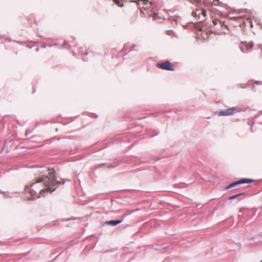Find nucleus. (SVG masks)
<instances>
[{
	"instance_id": "f257e3e1",
	"label": "nucleus",
	"mask_w": 262,
	"mask_h": 262,
	"mask_svg": "<svg viewBox=\"0 0 262 262\" xmlns=\"http://www.w3.org/2000/svg\"><path fill=\"white\" fill-rule=\"evenodd\" d=\"M39 171L42 174L40 177L36 179L35 182L32 183L29 187L27 186L26 191L31 194L32 198L35 199L41 196H44L46 192H52L61 184H64V181L61 182L57 180L53 171H50L49 169Z\"/></svg>"
},
{
	"instance_id": "f03ea898",
	"label": "nucleus",
	"mask_w": 262,
	"mask_h": 262,
	"mask_svg": "<svg viewBox=\"0 0 262 262\" xmlns=\"http://www.w3.org/2000/svg\"><path fill=\"white\" fill-rule=\"evenodd\" d=\"M137 5L139 6L140 12L144 15H151L152 12V3L148 2V0H138L137 2L135 1Z\"/></svg>"
},
{
	"instance_id": "7ed1b4c3",
	"label": "nucleus",
	"mask_w": 262,
	"mask_h": 262,
	"mask_svg": "<svg viewBox=\"0 0 262 262\" xmlns=\"http://www.w3.org/2000/svg\"><path fill=\"white\" fill-rule=\"evenodd\" d=\"M254 182V180L250 179H242L239 181L233 182L232 183L228 185L225 187V189H229L232 187H235L236 186L242 184H245V183H250Z\"/></svg>"
},
{
	"instance_id": "20e7f679",
	"label": "nucleus",
	"mask_w": 262,
	"mask_h": 262,
	"mask_svg": "<svg viewBox=\"0 0 262 262\" xmlns=\"http://www.w3.org/2000/svg\"><path fill=\"white\" fill-rule=\"evenodd\" d=\"M196 3L197 8L195 11H192V15L193 17L200 18L203 7V0H196Z\"/></svg>"
},
{
	"instance_id": "39448f33",
	"label": "nucleus",
	"mask_w": 262,
	"mask_h": 262,
	"mask_svg": "<svg viewBox=\"0 0 262 262\" xmlns=\"http://www.w3.org/2000/svg\"><path fill=\"white\" fill-rule=\"evenodd\" d=\"M238 110L236 107H231L225 110L221 111L219 114L220 116H229L233 115L235 112H238Z\"/></svg>"
},
{
	"instance_id": "423d86ee",
	"label": "nucleus",
	"mask_w": 262,
	"mask_h": 262,
	"mask_svg": "<svg viewBox=\"0 0 262 262\" xmlns=\"http://www.w3.org/2000/svg\"><path fill=\"white\" fill-rule=\"evenodd\" d=\"M157 66L160 69L165 70H174V69L171 66V63L169 61H166L162 63H158Z\"/></svg>"
},
{
	"instance_id": "0eeeda50",
	"label": "nucleus",
	"mask_w": 262,
	"mask_h": 262,
	"mask_svg": "<svg viewBox=\"0 0 262 262\" xmlns=\"http://www.w3.org/2000/svg\"><path fill=\"white\" fill-rule=\"evenodd\" d=\"M203 7L201 14L204 18H205L207 16V9H209V7L210 6V3L207 0H203Z\"/></svg>"
},
{
	"instance_id": "6e6552de",
	"label": "nucleus",
	"mask_w": 262,
	"mask_h": 262,
	"mask_svg": "<svg viewBox=\"0 0 262 262\" xmlns=\"http://www.w3.org/2000/svg\"><path fill=\"white\" fill-rule=\"evenodd\" d=\"M123 218H122L121 220H112V221H107L105 223V224L106 225H111L112 226H115L117 225L122 223L123 222Z\"/></svg>"
},
{
	"instance_id": "1a4fd4ad",
	"label": "nucleus",
	"mask_w": 262,
	"mask_h": 262,
	"mask_svg": "<svg viewBox=\"0 0 262 262\" xmlns=\"http://www.w3.org/2000/svg\"><path fill=\"white\" fill-rule=\"evenodd\" d=\"M243 194H244V193H238L237 194L231 195L229 197L228 199L230 200H232L233 199H235L237 198L238 197H239V196L243 195Z\"/></svg>"
},
{
	"instance_id": "9d476101",
	"label": "nucleus",
	"mask_w": 262,
	"mask_h": 262,
	"mask_svg": "<svg viewBox=\"0 0 262 262\" xmlns=\"http://www.w3.org/2000/svg\"><path fill=\"white\" fill-rule=\"evenodd\" d=\"M244 46L247 50H249L252 48L253 43L252 42H250L248 43H246V45H244Z\"/></svg>"
},
{
	"instance_id": "9b49d317",
	"label": "nucleus",
	"mask_w": 262,
	"mask_h": 262,
	"mask_svg": "<svg viewBox=\"0 0 262 262\" xmlns=\"http://www.w3.org/2000/svg\"><path fill=\"white\" fill-rule=\"evenodd\" d=\"M113 1L119 7H122L123 4L120 0H113Z\"/></svg>"
},
{
	"instance_id": "f8f14e48",
	"label": "nucleus",
	"mask_w": 262,
	"mask_h": 262,
	"mask_svg": "<svg viewBox=\"0 0 262 262\" xmlns=\"http://www.w3.org/2000/svg\"><path fill=\"white\" fill-rule=\"evenodd\" d=\"M171 19L173 20V21H174L175 22L177 23V21L178 20V18L177 17H172Z\"/></svg>"
},
{
	"instance_id": "ddd939ff",
	"label": "nucleus",
	"mask_w": 262,
	"mask_h": 262,
	"mask_svg": "<svg viewBox=\"0 0 262 262\" xmlns=\"http://www.w3.org/2000/svg\"><path fill=\"white\" fill-rule=\"evenodd\" d=\"M240 48H241V50L242 52H243V53L245 52L244 48L243 46H241Z\"/></svg>"
},
{
	"instance_id": "4468645a",
	"label": "nucleus",
	"mask_w": 262,
	"mask_h": 262,
	"mask_svg": "<svg viewBox=\"0 0 262 262\" xmlns=\"http://www.w3.org/2000/svg\"><path fill=\"white\" fill-rule=\"evenodd\" d=\"M107 167H114V165H113V166H112V165H110V164H107Z\"/></svg>"
},
{
	"instance_id": "2eb2a0df",
	"label": "nucleus",
	"mask_w": 262,
	"mask_h": 262,
	"mask_svg": "<svg viewBox=\"0 0 262 262\" xmlns=\"http://www.w3.org/2000/svg\"><path fill=\"white\" fill-rule=\"evenodd\" d=\"M259 262H262V260L261 261H260Z\"/></svg>"
}]
</instances>
